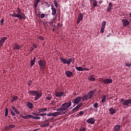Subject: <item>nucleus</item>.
<instances>
[{
    "label": "nucleus",
    "mask_w": 131,
    "mask_h": 131,
    "mask_svg": "<svg viewBox=\"0 0 131 131\" xmlns=\"http://www.w3.org/2000/svg\"><path fill=\"white\" fill-rule=\"evenodd\" d=\"M71 101H69L68 103L66 102L61 105V108L62 109V111H66L69 109V107L72 105Z\"/></svg>",
    "instance_id": "nucleus-1"
},
{
    "label": "nucleus",
    "mask_w": 131,
    "mask_h": 131,
    "mask_svg": "<svg viewBox=\"0 0 131 131\" xmlns=\"http://www.w3.org/2000/svg\"><path fill=\"white\" fill-rule=\"evenodd\" d=\"M60 60L63 64H68V65H69V64H71V62L73 61V58H70L68 60H67V59L63 57H60Z\"/></svg>",
    "instance_id": "nucleus-2"
},
{
    "label": "nucleus",
    "mask_w": 131,
    "mask_h": 131,
    "mask_svg": "<svg viewBox=\"0 0 131 131\" xmlns=\"http://www.w3.org/2000/svg\"><path fill=\"white\" fill-rule=\"evenodd\" d=\"M38 64H39L40 68H41L42 69H45V68H46V66H47V62L41 59L38 61Z\"/></svg>",
    "instance_id": "nucleus-3"
},
{
    "label": "nucleus",
    "mask_w": 131,
    "mask_h": 131,
    "mask_svg": "<svg viewBox=\"0 0 131 131\" xmlns=\"http://www.w3.org/2000/svg\"><path fill=\"white\" fill-rule=\"evenodd\" d=\"M80 101H81V97L80 96L77 97L75 100H73L72 102L74 103L73 107H75V105L79 104V102H80Z\"/></svg>",
    "instance_id": "nucleus-4"
},
{
    "label": "nucleus",
    "mask_w": 131,
    "mask_h": 131,
    "mask_svg": "<svg viewBox=\"0 0 131 131\" xmlns=\"http://www.w3.org/2000/svg\"><path fill=\"white\" fill-rule=\"evenodd\" d=\"M22 118H24V119H27L28 118H32L33 119H40V117H34V116L31 115H28L26 116H22Z\"/></svg>",
    "instance_id": "nucleus-5"
},
{
    "label": "nucleus",
    "mask_w": 131,
    "mask_h": 131,
    "mask_svg": "<svg viewBox=\"0 0 131 131\" xmlns=\"http://www.w3.org/2000/svg\"><path fill=\"white\" fill-rule=\"evenodd\" d=\"M17 15H18V17H19V18H20L21 20L23 19L24 20H25L26 19V16L24 13H22V12L18 11L17 12Z\"/></svg>",
    "instance_id": "nucleus-6"
},
{
    "label": "nucleus",
    "mask_w": 131,
    "mask_h": 131,
    "mask_svg": "<svg viewBox=\"0 0 131 131\" xmlns=\"http://www.w3.org/2000/svg\"><path fill=\"white\" fill-rule=\"evenodd\" d=\"M14 127H16V125L15 124H10L8 126H6L4 129L5 130L9 131L10 129H12V128H14Z\"/></svg>",
    "instance_id": "nucleus-7"
},
{
    "label": "nucleus",
    "mask_w": 131,
    "mask_h": 131,
    "mask_svg": "<svg viewBox=\"0 0 131 131\" xmlns=\"http://www.w3.org/2000/svg\"><path fill=\"white\" fill-rule=\"evenodd\" d=\"M8 39L7 37H3L1 38L0 39V47H3L4 46V43H5V41Z\"/></svg>",
    "instance_id": "nucleus-8"
},
{
    "label": "nucleus",
    "mask_w": 131,
    "mask_h": 131,
    "mask_svg": "<svg viewBox=\"0 0 131 131\" xmlns=\"http://www.w3.org/2000/svg\"><path fill=\"white\" fill-rule=\"evenodd\" d=\"M55 95L56 97L58 98H61L62 96H64V95H65V93H64L63 92H57L55 93Z\"/></svg>",
    "instance_id": "nucleus-9"
},
{
    "label": "nucleus",
    "mask_w": 131,
    "mask_h": 131,
    "mask_svg": "<svg viewBox=\"0 0 131 131\" xmlns=\"http://www.w3.org/2000/svg\"><path fill=\"white\" fill-rule=\"evenodd\" d=\"M43 122L45 124H41L40 125V127H46V126H49V125H50V122H49V120H47Z\"/></svg>",
    "instance_id": "nucleus-10"
},
{
    "label": "nucleus",
    "mask_w": 131,
    "mask_h": 131,
    "mask_svg": "<svg viewBox=\"0 0 131 131\" xmlns=\"http://www.w3.org/2000/svg\"><path fill=\"white\" fill-rule=\"evenodd\" d=\"M43 122L45 124H41L40 125V127H46V126H49V125H50V122H49V120H47Z\"/></svg>",
    "instance_id": "nucleus-11"
},
{
    "label": "nucleus",
    "mask_w": 131,
    "mask_h": 131,
    "mask_svg": "<svg viewBox=\"0 0 131 131\" xmlns=\"http://www.w3.org/2000/svg\"><path fill=\"white\" fill-rule=\"evenodd\" d=\"M43 122L45 124H41L40 125V127H46V126H49V125H50V122H49V120H47Z\"/></svg>",
    "instance_id": "nucleus-12"
},
{
    "label": "nucleus",
    "mask_w": 131,
    "mask_h": 131,
    "mask_svg": "<svg viewBox=\"0 0 131 131\" xmlns=\"http://www.w3.org/2000/svg\"><path fill=\"white\" fill-rule=\"evenodd\" d=\"M83 18V15H82V13H80L79 15H78V17L77 20V24H79V23H80V21L82 20Z\"/></svg>",
    "instance_id": "nucleus-13"
},
{
    "label": "nucleus",
    "mask_w": 131,
    "mask_h": 131,
    "mask_svg": "<svg viewBox=\"0 0 131 131\" xmlns=\"http://www.w3.org/2000/svg\"><path fill=\"white\" fill-rule=\"evenodd\" d=\"M96 121V120L93 118H89L86 120L88 123H91V124H94Z\"/></svg>",
    "instance_id": "nucleus-14"
},
{
    "label": "nucleus",
    "mask_w": 131,
    "mask_h": 131,
    "mask_svg": "<svg viewBox=\"0 0 131 131\" xmlns=\"http://www.w3.org/2000/svg\"><path fill=\"white\" fill-rule=\"evenodd\" d=\"M83 104L82 103H80L78 104L75 107H74L72 110V112H74V111H76V110H78V109L80 108V107L82 106Z\"/></svg>",
    "instance_id": "nucleus-15"
},
{
    "label": "nucleus",
    "mask_w": 131,
    "mask_h": 131,
    "mask_svg": "<svg viewBox=\"0 0 131 131\" xmlns=\"http://www.w3.org/2000/svg\"><path fill=\"white\" fill-rule=\"evenodd\" d=\"M36 60V58L34 57L33 59H31L30 61V67H32L34 65H35V61Z\"/></svg>",
    "instance_id": "nucleus-16"
},
{
    "label": "nucleus",
    "mask_w": 131,
    "mask_h": 131,
    "mask_svg": "<svg viewBox=\"0 0 131 131\" xmlns=\"http://www.w3.org/2000/svg\"><path fill=\"white\" fill-rule=\"evenodd\" d=\"M51 10L52 12V16H56V14H57V10L53 6H52Z\"/></svg>",
    "instance_id": "nucleus-17"
},
{
    "label": "nucleus",
    "mask_w": 131,
    "mask_h": 131,
    "mask_svg": "<svg viewBox=\"0 0 131 131\" xmlns=\"http://www.w3.org/2000/svg\"><path fill=\"white\" fill-rule=\"evenodd\" d=\"M131 103V99H127V100H125L124 102L122 103V105L128 106Z\"/></svg>",
    "instance_id": "nucleus-18"
},
{
    "label": "nucleus",
    "mask_w": 131,
    "mask_h": 131,
    "mask_svg": "<svg viewBox=\"0 0 131 131\" xmlns=\"http://www.w3.org/2000/svg\"><path fill=\"white\" fill-rule=\"evenodd\" d=\"M113 4L112 3H110L108 4V6L106 9L107 12H112V6Z\"/></svg>",
    "instance_id": "nucleus-19"
},
{
    "label": "nucleus",
    "mask_w": 131,
    "mask_h": 131,
    "mask_svg": "<svg viewBox=\"0 0 131 131\" xmlns=\"http://www.w3.org/2000/svg\"><path fill=\"white\" fill-rule=\"evenodd\" d=\"M65 74L67 75V77H71L73 75V73L70 71H67L65 72Z\"/></svg>",
    "instance_id": "nucleus-20"
},
{
    "label": "nucleus",
    "mask_w": 131,
    "mask_h": 131,
    "mask_svg": "<svg viewBox=\"0 0 131 131\" xmlns=\"http://www.w3.org/2000/svg\"><path fill=\"white\" fill-rule=\"evenodd\" d=\"M122 23L123 26H129L130 22H129L128 20L122 19Z\"/></svg>",
    "instance_id": "nucleus-21"
},
{
    "label": "nucleus",
    "mask_w": 131,
    "mask_h": 131,
    "mask_svg": "<svg viewBox=\"0 0 131 131\" xmlns=\"http://www.w3.org/2000/svg\"><path fill=\"white\" fill-rule=\"evenodd\" d=\"M103 82L105 84L108 83H111L112 82V79H105L103 80Z\"/></svg>",
    "instance_id": "nucleus-22"
},
{
    "label": "nucleus",
    "mask_w": 131,
    "mask_h": 131,
    "mask_svg": "<svg viewBox=\"0 0 131 131\" xmlns=\"http://www.w3.org/2000/svg\"><path fill=\"white\" fill-rule=\"evenodd\" d=\"M27 106L29 108V109H33V104L30 102H28L27 103Z\"/></svg>",
    "instance_id": "nucleus-23"
},
{
    "label": "nucleus",
    "mask_w": 131,
    "mask_h": 131,
    "mask_svg": "<svg viewBox=\"0 0 131 131\" xmlns=\"http://www.w3.org/2000/svg\"><path fill=\"white\" fill-rule=\"evenodd\" d=\"M94 94H95V92L94 91H91L88 93V96H89V99H92L93 98V96H94Z\"/></svg>",
    "instance_id": "nucleus-24"
},
{
    "label": "nucleus",
    "mask_w": 131,
    "mask_h": 131,
    "mask_svg": "<svg viewBox=\"0 0 131 131\" xmlns=\"http://www.w3.org/2000/svg\"><path fill=\"white\" fill-rule=\"evenodd\" d=\"M42 94H38H38H36L35 97L34 98V100L35 101H37V100H38V99H39V98H40L42 96Z\"/></svg>",
    "instance_id": "nucleus-25"
},
{
    "label": "nucleus",
    "mask_w": 131,
    "mask_h": 131,
    "mask_svg": "<svg viewBox=\"0 0 131 131\" xmlns=\"http://www.w3.org/2000/svg\"><path fill=\"white\" fill-rule=\"evenodd\" d=\"M89 80H90L91 81H95L96 80V78L94 77V76L93 75H91L88 77Z\"/></svg>",
    "instance_id": "nucleus-26"
},
{
    "label": "nucleus",
    "mask_w": 131,
    "mask_h": 131,
    "mask_svg": "<svg viewBox=\"0 0 131 131\" xmlns=\"http://www.w3.org/2000/svg\"><path fill=\"white\" fill-rule=\"evenodd\" d=\"M39 0H34V8H37V6L38 5V3H39Z\"/></svg>",
    "instance_id": "nucleus-27"
},
{
    "label": "nucleus",
    "mask_w": 131,
    "mask_h": 131,
    "mask_svg": "<svg viewBox=\"0 0 131 131\" xmlns=\"http://www.w3.org/2000/svg\"><path fill=\"white\" fill-rule=\"evenodd\" d=\"M12 110H13L14 112H15V113H16V114H20V112L18 111V110H17V108H16V107H15L14 106H12Z\"/></svg>",
    "instance_id": "nucleus-28"
},
{
    "label": "nucleus",
    "mask_w": 131,
    "mask_h": 131,
    "mask_svg": "<svg viewBox=\"0 0 131 131\" xmlns=\"http://www.w3.org/2000/svg\"><path fill=\"white\" fill-rule=\"evenodd\" d=\"M21 48V46L19 45H17V43L14 45V50H20Z\"/></svg>",
    "instance_id": "nucleus-29"
},
{
    "label": "nucleus",
    "mask_w": 131,
    "mask_h": 131,
    "mask_svg": "<svg viewBox=\"0 0 131 131\" xmlns=\"http://www.w3.org/2000/svg\"><path fill=\"white\" fill-rule=\"evenodd\" d=\"M75 68L78 71H83V68L81 67H75Z\"/></svg>",
    "instance_id": "nucleus-30"
},
{
    "label": "nucleus",
    "mask_w": 131,
    "mask_h": 131,
    "mask_svg": "<svg viewBox=\"0 0 131 131\" xmlns=\"http://www.w3.org/2000/svg\"><path fill=\"white\" fill-rule=\"evenodd\" d=\"M12 17H15L18 18L19 20H21V18H20L19 16L18 15V14L16 13H14L13 14H12Z\"/></svg>",
    "instance_id": "nucleus-31"
},
{
    "label": "nucleus",
    "mask_w": 131,
    "mask_h": 131,
    "mask_svg": "<svg viewBox=\"0 0 131 131\" xmlns=\"http://www.w3.org/2000/svg\"><path fill=\"white\" fill-rule=\"evenodd\" d=\"M47 110H48V108H42L38 110V111L39 112H46V111H47Z\"/></svg>",
    "instance_id": "nucleus-32"
},
{
    "label": "nucleus",
    "mask_w": 131,
    "mask_h": 131,
    "mask_svg": "<svg viewBox=\"0 0 131 131\" xmlns=\"http://www.w3.org/2000/svg\"><path fill=\"white\" fill-rule=\"evenodd\" d=\"M58 115H61V112H57L53 113V116H58Z\"/></svg>",
    "instance_id": "nucleus-33"
},
{
    "label": "nucleus",
    "mask_w": 131,
    "mask_h": 131,
    "mask_svg": "<svg viewBox=\"0 0 131 131\" xmlns=\"http://www.w3.org/2000/svg\"><path fill=\"white\" fill-rule=\"evenodd\" d=\"M54 21H55V17H54L50 20V22H49V24L50 25V26H53V24H54Z\"/></svg>",
    "instance_id": "nucleus-34"
},
{
    "label": "nucleus",
    "mask_w": 131,
    "mask_h": 131,
    "mask_svg": "<svg viewBox=\"0 0 131 131\" xmlns=\"http://www.w3.org/2000/svg\"><path fill=\"white\" fill-rule=\"evenodd\" d=\"M18 99V97L17 96H14L12 100H11V103H14V102H15V101H16V100H17Z\"/></svg>",
    "instance_id": "nucleus-35"
},
{
    "label": "nucleus",
    "mask_w": 131,
    "mask_h": 131,
    "mask_svg": "<svg viewBox=\"0 0 131 131\" xmlns=\"http://www.w3.org/2000/svg\"><path fill=\"white\" fill-rule=\"evenodd\" d=\"M109 112H110L111 114H114V113H115V110L112 107L109 110Z\"/></svg>",
    "instance_id": "nucleus-36"
},
{
    "label": "nucleus",
    "mask_w": 131,
    "mask_h": 131,
    "mask_svg": "<svg viewBox=\"0 0 131 131\" xmlns=\"http://www.w3.org/2000/svg\"><path fill=\"white\" fill-rule=\"evenodd\" d=\"M88 98H89L88 95H86V94L84 95V96L83 97V100H82V102H84L85 100H88Z\"/></svg>",
    "instance_id": "nucleus-37"
},
{
    "label": "nucleus",
    "mask_w": 131,
    "mask_h": 131,
    "mask_svg": "<svg viewBox=\"0 0 131 131\" xmlns=\"http://www.w3.org/2000/svg\"><path fill=\"white\" fill-rule=\"evenodd\" d=\"M38 92L37 91H32V96H36L37 95Z\"/></svg>",
    "instance_id": "nucleus-38"
},
{
    "label": "nucleus",
    "mask_w": 131,
    "mask_h": 131,
    "mask_svg": "<svg viewBox=\"0 0 131 131\" xmlns=\"http://www.w3.org/2000/svg\"><path fill=\"white\" fill-rule=\"evenodd\" d=\"M8 114H9V109L8 108H6L5 109V116L7 117L8 116Z\"/></svg>",
    "instance_id": "nucleus-39"
},
{
    "label": "nucleus",
    "mask_w": 131,
    "mask_h": 131,
    "mask_svg": "<svg viewBox=\"0 0 131 131\" xmlns=\"http://www.w3.org/2000/svg\"><path fill=\"white\" fill-rule=\"evenodd\" d=\"M120 127H121L120 125H116V126H115L116 131H118V130L120 129Z\"/></svg>",
    "instance_id": "nucleus-40"
},
{
    "label": "nucleus",
    "mask_w": 131,
    "mask_h": 131,
    "mask_svg": "<svg viewBox=\"0 0 131 131\" xmlns=\"http://www.w3.org/2000/svg\"><path fill=\"white\" fill-rule=\"evenodd\" d=\"M98 3H97V1H94V2L93 3V8H95L96 7H97Z\"/></svg>",
    "instance_id": "nucleus-41"
},
{
    "label": "nucleus",
    "mask_w": 131,
    "mask_h": 131,
    "mask_svg": "<svg viewBox=\"0 0 131 131\" xmlns=\"http://www.w3.org/2000/svg\"><path fill=\"white\" fill-rule=\"evenodd\" d=\"M105 100H106V95H103L102 99L101 100L102 103H105Z\"/></svg>",
    "instance_id": "nucleus-42"
},
{
    "label": "nucleus",
    "mask_w": 131,
    "mask_h": 131,
    "mask_svg": "<svg viewBox=\"0 0 131 131\" xmlns=\"http://www.w3.org/2000/svg\"><path fill=\"white\" fill-rule=\"evenodd\" d=\"M45 6L46 8H50V4L47 2H44Z\"/></svg>",
    "instance_id": "nucleus-43"
},
{
    "label": "nucleus",
    "mask_w": 131,
    "mask_h": 131,
    "mask_svg": "<svg viewBox=\"0 0 131 131\" xmlns=\"http://www.w3.org/2000/svg\"><path fill=\"white\" fill-rule=\"evenodd\" d=\"M54 3L55 7H56V8H58V7H59V4H58V2L56 1H54Z\"/></svg>",
    "instance_id": "nucleus-44"
},
{
    "label": "nucleus",
    "mask_w": 131,
    "mask_h": 131,
    "mask_svg": "<svg viewBox=\"0 0 131 131\" xmlns=\"http://www.w3.org/2000/svg\"><path fill=\"white\" fill-rule=\"evenodd\" d=\"M51 98H52V95L51 94H49L48 96L46 97L47 100H49V101L51 100Z\"/></svg>",
    "instance_id": "nucleus-45"
},
{
    "label": "nucleus",
    "mask_w": 131,
    "mask_h": 131,
    "mask_svg": "<svg viewBox=\"0 0 131 131\" xmlns=\"http://www.w3.org/2000/svg\"><path fill=\"white\" fill-rule=\"evenodd\" d=\"M106 21H103L102 24V27L103 28H105V27L106 26Z\"/></svg>",
    "instance_id": "nucleus-46"
},
{
    "label": "nucleus",
    "mask_w": 131,
    "mask_h": 131,
    "mask_svg": "<svg viewBox=\"0 0 131 131\" xmlns=\"http://www.w3.org/2000/svg\"><path fill=\"white\" fill-rule=\"evenodd\" d=\"M98 106H99V104L98 103H94L93 107L94 108H98Z\"/></svg>",
    "instance_id": "nucleus-47"
},
{
    "label": "nucleus",
    "mask_w": 131,
    "mask_h": 131,
    "mask_svg": "<svg viewBox=\"0 0 131 131\" xmlns=\"http://www.w3.org/2000/svg\"><path fill=\"white\" fill-rule=\"evenodd\" d=\"M86 130V128L83 127L79 129V131H85Z\"/></svg>",
    "instance_id": "nucleus-48"
},
{
    "label": "nucleus",
    "mask_w": 131,
    "mask_h": 131,
    "mask_svg": "<svg viewBox=\"0 0 131 131\" xmlns=\"http://www.w3.org/2000/svg\"><path fill=\"white\" fill-rule=\"evenodd\" d=\"M61 106V102H58L56 106H54V108H58V107H60Z\"/></svg>",
    "instance_id": "nucleus-49"
},
{
    "label": "nucleus",
    "mask_w": 131,
    "mask_h": 131,
    "mask_svg": "<svg viewBox=\"0 0 131 131\" xmlns=\"http://www.w3.org/2000/svg\"><path fill=\"white\" fill-rule=\"evenodd\" d=\"M11 113L12 116H16V114L12 110H11Z\"/></svg>",
    "instance_id": "nucleus-50"
},
{
    "label": "nucleus",
    "mask_w": 131,
    "mask_h": 131,
    "mask_svg": "<svg viewBox=\"0 0 131 131\" xmlns=\"http://www.w3.org/2000/svg\"><path fill=\"white\" fill-rule=\"evenodd\" d=\"M45 115H47V113L38 114V116H45Z\"/></svg>",
    "instance_id": "nucleus-51"
},
{
    "label": "nucleus",
    "mask_w": 131,
    "mask_h": 131,
    "mask_svg": "<svg viewBox=\"0 0 131 131\" xmlns=\"http://www.w3.org/2000/svg\"><path fill=\"white\" fill-rule=\"evenodd\" d=\"M56 111H63L62 106H61L60 108H56Z\"/></svg>",
    "instance_id": "nucleus-52"
},
{
    "label": "nucleus",
    "mask_w": 131,
    "mask_h": 131,
    "mask_svg": "<svg viewBox=\"0 0 131 131\" xmlns=\"http://www.w3.org/2000/svg\"><path fill=\"white\" fill-rule=\"evenodd\" d=\"M120 102L122 103H122H124L125 99L124 98H122L120 100Z\"/></svg>",
    "instance_id": "nucleus-53"
},
{
    "label": "nucleus",
    "mask_w": 131,
    "mask_h": 131,
    "mask_svg": "<svg viewBox=\"0 0 131 131\" xmlns=\"http://www.w3.org/2000/svg\"><path fill=\"white\" fill-rule=\"evenodd\" d=\"M4 22H5V19H4V18H2L1 21V25H4Z\"/></svg>",
    "instance_id": "nucleus-54"
},
{
    "label": "nucleus",
    "mask_w": 131,
    "mask_h": 131,
    "mask_svg": "<svg viewBox=\"0 0 131 131\" xmlns=\"http://www.w3.org/2000/svg\"><path fill=\"white\" fill-rule=\"evenodd\" d=\"M46 115H47V116H53V113L47 114Z\"/></svg>",
    "instance_id": "nucleus-55"
},
{
    "label": "nucleus",
    "mask_w": 131,
    "mask_h": 131,
    "mask_svg": "<svg viewBox=\"0 0 131 131\" xmlns=\"http://www.w3.org/2000/svg\"><path fill=\"white\" fill-rule=\"evenodd\" d=\"M100 32H101V33H104V28L102 27L100 29Z\"/></svg>",
    "instance_id": "nucleus-56"
},
{
    "label": "nucleus",
    "mask_w": 131,
    "mask_h": 131,
    "mask_svg": "<svg viewBox=\"0 0 131 131\" xmlns=\"http://www.w3.org/2000/svg\"><path fill=\"white\" fill-rule=\"evenodd\" d=\"M52 105H53V106H55V107H56V101H53L51 103Z\"/></svg>",
    "instance_id": "nucleus-57"
},
{
    "label": "nucleus",
    "mask_w": 131,
    "mask_h": 131,
    "mask_svg": "<svg viewBox=\"0 0 131 131\" xmlns=\"http://www.w3.org/2000/svg\"><path fill=\"white\" fill-rule=\"evenodd\" d=\"M45 15L44 13H42L40 15V17L42 18H45Z\"/></svg>",
    "instance_id": "nucleus-58"
},
{
    "label": "nucleus",
    "mask_w": 131,
    "mask_h": 131,
    "mask_svg": "<svg viewBox=\"0 0 131 131\" xmlns=\"http://www.w3.org/2000/svg\"><path fill=\"white\" fill-rule=\"evenodd\" d=\"M39 39H40L41 40H43L45 39V38H43V37L40 36L39 37Z\"/></svg>",
    "instance_id": "nucleus-59"
},
{
    "label": "nucleus",
    "mask_w": 131,
    "mask_h": 131,
    "mask_svg": "<svg viewBox=\"0 0 131 131\" xmlns=\"http://www.w3.org/2000/svg\"><path fill=\"white\" fill-rule=\"evenodd\" d=\"M33 48H34V49H37V46L36 45V44H34L33 46Z\"/></svg>",
    "instance_id": "nucleus-60"
},
{
    "label": "nucleus",
    "mask_w": 131,
    "mask_h": 131,
    "mask_svg": "<svg viewBox=\"0 0 131 131\" xmlns=\"http://www.w3.org/2000/svg\"><path fill=\"white\" fill-rule=\"evenodd\" d=\"M32 83V81L30 80L28 84V85L30 86V85H31Z\"/></svg>",
    "instance_id": "nucleus-61"
},
{
    "label": "nucleus",
    "mask_w": 131,
    "mask_h": 131,
    "mask_svg": "<svg viewBox=\"0 0 131 131\" xmlns=\"http://www.w3.org/2000/svg\"><path fill=\"white\" fill-rule=\"evenodd\" d=\"M125 66H127V67H130L131 66V64L130 63H127L125 64Z\"/></svg>",
    "instance_id": "nucleus-62"
},
{
    "label": "nucleus",
    "mask_w": 131,
    "mask_h": 131,
    "mask_svg": "<svg viewBox=\"0 0 131 131\" xmlns=\"http://www.w3.org/2000/svg\"><path fill=\"white\" fill-rule=\"evenodd\" d=\"M83 112H82V111H80V112H79V115H83Z\"/></svg>",
    "instance_id": "nucleus-63"
},
{
    "label": "nucleus",
    "mask_w": 131,
    "mask_h": 131,
    "mask_svg": "<svg viewBox=\"0 0 131 131\" xmlns=\"http://www.w3.org/2000/svg\"><path fill=\"white\" fill-rule=\"evenodd\" d=\"M34 49V47H31L30 49V52H32L33 51V49Z\"/></svg>",
    "instance_id": "nucleus-64"
}]
</instances>
